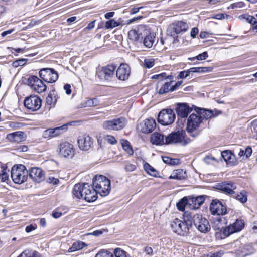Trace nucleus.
I'll use <instances>...</instances> for the list:
<instances>
[{
    "instance_id": "f257e3e1",
    "label": "nucleus",
    "mask_w": 257,
    "mask_h": 257,
    "mask_svg": "<svg viewBox=\"0 0 257 257\" xmlns=\"http://www.w3.org/2000/svg\"><path fill=\"white\" fill-rule=\"evenodd\" d=\"M73 194L76 198H83L88 202H93L97 198L94 186H91L88 183L75 184L73 189Z\"/></svg>"
},
{
    "instance_id": "f03ea898",
    "label": "nucleus",
    "mask_w": 257,
    "mask_h": 257,
    "mask_svg": "<svg viewBox=\"0 0 257 257\" xmlns=\"http://www.w3.org/2000/svg\"><path fill=\"white\" fill-rule=\"evenodd\" d=\"M170 225L174 233L181 236L186 235L192 226V213L185 212L183 221L175 218L171 222Z\"/></svg>"
},
{
    "instance_id": "7ed1b4c3",
    "label": "nucleus",
    "mask_w": 257,
    "mask_h": 257,
    "mask_svg": "<svg viewBox=\"0 0 257 257\" xmlns=\"http://www.w3.org/2000/svg\"><path fill=\"white\" fill-rule=\"evenodd\" d=\"M93 186L97 194L101 196L108 195L111 190L110 180L103 175L95 176L93 179Z\"/></svg>"
},
{
    "instance_id": "20e7f679",
    "label": "nucleus",
    "mask_w": 257,
    "mask_h": 257,
    "mask_svg": "<svg viewBox=\"0 0 257 257\" xmlns=\"http://www.w3.org/2000/svg\"><path fill=\"white\" fill-rule=\"evenodd\" d=\"M203 121V116L200 114L196 113H192L187 119L186 130L190 135L196 137L200 133L199 129Z\"/></svg>"
},
{
    "instance_id": "39448f33",
    "label": "nucleus",
    "mask_w": 257,
    "mask_h": 257,
    "mask_svg": "<svg viewBox=\"0 0 257 257\" xmlns=\"http://www.w3.org/2000/svg\"><path fill=\"white\" fill-rule=\"evenodd\" d=\"M11 178L14 183L22 184L25 182L28 177V171L23 165L14 166L11 169Z\"/></svg>"
},
{
    "instance_id": "423d86ee",
    "label": "nucleus",
    "mask_w": 257,
    "mask_h": 257,
    "mask_svg": "<svg viewBox=\"0 0 257 257\" xmlns=\"http://www.w3.org/2000/svg\"><path fill=\"white\" fill-rule=\"evenodd\" d=\"M188 28V24L183 21H180L173 23L169 26L167 29L168 34L171 36L169 38H171V37H172L174 43L178 42V36L177 35L181 32L186 31Z\"/></svg>"
},
{
    "instance_id": "0eeeda50",
    "label": "nucleus",
    "mask_w": 257,
    "mask_h": 257,
    "mask_svg": "<svg viewBox=\"0 0 257 257\" xmlns=\"http://www.w3.org/2000/svg\"><path fill=\"white\" fill-rule=\"evenodd\" d=\"M189 138H186V133L184 130H180L176 132H173L167 136L165 137L166 144L182 143L183 145H186L189 143Z\"/></svg>"
},
{
    "instance_id": "6e6552de",
    "label": "nucleus",
    "mask_w": 257,
    "mask_h": 257,
    "mask_svg": "<svg viewBox=\"0 0 257 257\" xmlns=\"http://www.w3.org/2000/svg\"><path fill=\"white\" fill-rule=\"evenodd\" d=\"M126 123V119L124 117H121L104 121L103 122L102 127L107 130L119 131L123 128Z\"/></svg>"
},
{
    "instance_id": "1a4fd4ad",
    "label": "nucleus",
    "mask_w": 257,
    "mask_h": 257,
    "mask_svg": "<svg viewBox=\"0 0 257 257\" xmlns=\"http://www.w3.org/2000/svg\"><path fill=\"white\" fill-rule=\"evenodd\" d=\"M148 33L146 26L140 25L128 31V37L132 42H138L141 41Z\"/></svg>"
},
{
    "instance_id": "9d476101",
    "label": "nucleus",
    "mask_w": 257,
    "mask_h": 257,
    "mask_svg": "<svg viewBox=\"0 0 257 257\" xmlns=\"http://www.w3.org/2000/svg\"><path fill=\"white\" fill-rule=\"evenodd\" d=\"M28 85L31 89L38 93L44 92L46 90V86L38 77L32 75L27 80Z\"/></svg>"
},
{
    "instance_id": "9b49d317",
    "label": "nucleus",
    "mask_w": 257,
    "mask_h": 257,
    "mask_svg": "<svg viewBox=\"0 0 257 257\" xmlns=\"http://www.w3.org/2000/svg\"><path fill=\"white\" fill-rule=\"evenodd\" d=\"M175 114L172 109H163L158 116V122L163 125H168L172 124L175 120Z\"/></svg>"
},
{
    "instance_id": "f8f14e48",
    "label": "nucleus",
    "mask_w": 257,
    "mask_h": 257,
    "mask_svg": "<svg viewBox=\"0 0 257 257\" xmlns=\"http://www.w3.org/2000/svg\"><path fill=\"white\" fill-rule=\"evenodd\" d=\"M201 232H206L210 229L209 222L198 214H192V225Z\"/></svg>"
},
{
    "instance_id": "ddd939ff",
    "label": "nucleus",
    "mask_w": 257,
    "mask_h": 257,
    "mask_svg": "<svg viewBox=\"0 0 257 257\" xmlns=\"http://www.w3.org/2000/svg\"><path fill=\"white\" fill-rule=\"evenodd\" d=\"M24 105L29 110L32 111L38 110L41 107L42 100L37 95H31L26 97L24 100Z\"/></svg>"
},
{
    "instance_id": "4468645a",
    "label": "nucleus",
    "mask_w": 257,
    "mask_h": 257,
    "mask_svg": "<svg viewBox=\"0 0 257 257\" xmlns=\"http://www.w3.org/2000/svg\"><path fill=\"white\" fill-rule=\"evenodd\" d=\"M39 74L41 79L47 83L55 82L58 78V73L52 68H43L39 71Z\"/></svg>"
},
{
    "instance_id": "2eb2a0df",
    "label": "nucleus",
    "mask_w": 257,
    "mask_h": 257,
    "mask_svg": "<svg viewBox=\"0 0 257 257\" xmlns=\"http://www.w3.org/2000/svg\"><path fill=\"white\" fill-rule=\"evenodd\" d=\"M58 150L59 154L65 158H72L75 154L73 145L67 142L61 143L58 146Z\"/></svg>"
},
{
    "instance_id": "dca6fc26",
    "label": "nucleus",
    "mask_w": 257,
    "mask_h": 257,
    "mask_svg": "<svg viewBox=\"0 0 257 257\" xmlns=\"http://www.w3.org/2000/svg\"><path fill=\"white\" fill-rule=\"evenodd\" d=\"M210 211L212 215H223L227 213L226 208L218 200H213L210 205Z\"/></svg>"
},
{
    "instance_id": "f3484780",
    "label": "nucleus",
    "mask_w": 257,
    "mask_h": 257,
    "mask_svg": "<svg viewBox=\"0 0 257 257\" xmlns=\"http://www.w3.org/2000/svg\"><path fill=\"white\" fill-rule=\"evenodd\" d=\"M116 66L113 65L103 67L98 74V77L102 80L110 81L114 76Z\"/></svg>"
},
{
    "instance_id": "a211bd4d",
    "label": "nucleus",
    "mask_w": 257,
    "mask_h": 257,
    "mask_svg": "<svg viewBox=\"0 0 257 257\" xmlns=\"http://www.w3.org/2000/svg\"><path fill=\"white\" fill-rule=\"evenodd\" d=\"M77 142L80 149L83 151H88L91 147L93 141L91 137L84 135L78 138Z\"/></svg>"
},
{
    "instance_id": "6ab92c4d",
    "label": "nucleus",
    "mask_w": 257,
    "mask_h": 257,
    "mask_svg": "<svg viewBox=\"0 0 257 257\" xmlns=\"http://www.w3.org/2000/svg\"><path fill=\"white\" fill-rule=\"evenodd\" d=\"M130 68L126 64H121L116 72V76L120 80L125 81L127 79L130 74Z\"/></svg>"
},
{
    "instance_id": "aec40b11",
    "label": "nucleus",
    "mask_w": 257,
    "mask_h": 257,
    "mask_svg": "<svg viewBox=\"0 0 257 257\" xmlns=\"http://www.w3.org/2000/svg\"><path fill=\"white\" fill-rule=\"evenodd\" d=\"M244 227V223L242 220H236L232 224L230 225L224 230V233L226 236L236 232L240 231Z\"/></svg>"
},
{
    "instance_id": "412c9836",
    "label": "nucleus",
    "mask_w": 257,
    "mask_h": 257,
    "mask_svg": "<svg viewBox=\"0 0 257 257\" xmlns=\"http://www.w3.org/2000/svg\"><path fill=\"white\" fill-rule=\"evenodd\" d=\"M29 176L34 181L40 182L44 179V172L40 168H32L29 171Z\"/></svg>"
},
{
    "instance_id": "4be33fe9",
    "label": "nucleus",
    "mask_w": 257,
    "mask_h": 257,
    "mask_svg": "<svg viewBox=\"0 0 257 257\" xmlns=\"http://www.w3.org/2000/svg\"><path fill=\"white\" fill-rule=\"evenodd\" d=\"M26 135L23 132L17 131L7 135V139L11 142L20 143L26 140Z\"/></svg>"
},
{
    "instance_id": "5701e85b",
    "label": "nucleus",
    "mask_w": 257,
    "mask_h": 257,
    "mask_svg": "<svg viewBox=\"0 0 257 257\" xmlns=\"http://www.w3.org/2000/svg\"><path fill=\"white\" fill-rule=\"evenodd\" d=\"M254 252L255 250L252 246L250 244H247L236 250L235 253L237 257H245L254 253Z\"/></svg>"
},
{
    "instance_id": "b1692460",
    "label": "nucleus",
    "mask_w": 257,
    "mask_h": 257,
    "mask_svg": "<svg viewBox=\"0 0 257 257\" xmlns=\"http://www.w3.org/2000/svg\"><path fill=\"white\" fill-rule=\"evenodd\" d=\"M204 198L202 196H198L188 199V206L190 209L195 210L198 209L204 202Z\"/></svg>"
},
{
    "instance_id": "393cba45",
    "label": "nucleus",
    "mask_w": 257,
    "mask_h": 257,
    "mask_svg": "<svg viewBox=\"0 0 257 257\" xmlns=\"http://www.w3.org/2000/svg\"><path fill=\"white\" fill-rule=\"evenodd\" d=\"M191 110L192 109L185 103L179 104L176 110L178 116L181 118H186Z\"/></svg>"
},
{
    "instance_id": "a878e982",
    "label": "nucleus",
    "mask_w": 257,
    "mask_h": 257,
    "mask_svg": "<svg viewBox=\"0 0 257 257\" xmlns=\"http://www.w3.org/2000/svg\"><path fill=\"white\" fill-rule=\"evenodd\" d=\"M222 157L226 163L230 166L235 165L236 159L235 155L229 150H225L221 152Z\"/></svg>"
},
{
    "instance_id": "bb28decb",
    "label": "nucleus",
    "mask_w": 257,
    "mask_h": 257,
    "mask_svg": "<svg viewBox=\"0 0 257 257\" xmlns=\"http://www.w3.org/2000/svg\"><path fill=\"white\" fill-rule=\"evenodd\" d=\"M150 141L153 144L157 145L166 144L164 135L157 132H155L151 135Z\"/></svg>"
},
{
    "instance_id": "cd10ccee",
    "label": "nucleus",
    "mask_w": 257,
    "mask_h": 257,
    "mask_svg": "<svg viewBox=\"0 0 257 257\" xmlns=\"http://www.w3.org/2000/svg\"><path fill=\"white\" fill-rule=\"evenodd\" d=\"M144 122L142 131L145 133H149L152 132L156 126V121L153 118L145 119Z\"/></svg>"
},
{
    "instance_id": "c85d7f7f",
    "label": "nucleus",
    "mask_w": 257,
    "mask_h": 257,
    "mask_svg": "<svg viewBox=\"0 0 257 257\" xmlns=\"http://www.w3.org/2000/svg\"><path fill=\"white\" fill-rule=\"evenodd\" d=\"M187 175L185 171L183 169H177L174 170L169 177L170 179L183 180L185 179Z\"/></svg>"
},
{
    "instance_id": "c756f323",
    "label": "nucleus",
    "mask_w": 257,
    "mask_h": 257,
    "mask_svg": "<svg viewBox=\"0 0 257 257\" xmlns=\"http://www.w3.org/2000/svg\"><path fill=\"white\" fill-rule=\"evenodd\" d=\"M124 24V21L121 18H119L118 20L115 19H111L105 22V27L106 29H112L115 27L123 26Z\"/></svg>"
},
{
    "instance_id": "7c9ffc66",
    "label": "nucleus",
    "mask_w": 257,
    "mask_h": 257,
    "mask_svg": "<svg viewBox=\"0 0 257 257\" xmlns=\"http://www.w3.org/2000/svg\"><path fill=\"white\" fill-rule=\"evenodd\" d=\"M226 223V220L223 217H218L213 220L212 227L215 230H220L223 228Z\"/></svg>"
},
{
    "instance_id": "2f4dec72",
    "label": "nucleus",
    "mask_w": 257,
    "mask_h": 257,
    "mask_svg": "<svg viewBox=\"0 0 257 257\" xmlns=\"http://www.w3.org/2000/svg\"><path fill=\"white\" fill-rule=\"evenodd\" d=\"M236 188V184L230 182L227 184H223L221 186L220 190L226 193L232 194L234 193V190Z\"/></svg>"
},
{
    "instance_id": "473e14b6",
    "label": "nucleus",
    "mask_w": 257,
    "mask_h": 257,
    "mask_svg": "<svg viewBox=\"0 0 257 257\" xmlns=\"http://www.w3.org/2000/svg\"><path fill=\"white\" fill-rule=\"evenodd\" d=\"M57 101L56 98V93L54 90L50 92L48 96L46 97V103L49 106V108L54 107Z\"/></svg>"
},
{
    "instance_id": "72a5a7b5",
    "label": "nucleus",
    "mask_w": 257,
    "mask_h": 257,
    "mask_svg": "<svg viewBox=\"0 0 257 257\" xmlns=\"http://www.w3.org/2000/svg\"><path fill=\"white\" fill-rule=\"evenodd\" d=\"M99 104V101L97 98L92 99L88 98L82 103V107H93L96 106Z\"/></svg>"
},
{
    "instance_id": "f704fd0d",
    "label": "nucleus",
    "mask_w": 257,
    "mask_h": 257,
    "mask_svg": "<svg viewBox=\"0 0 257 257\" xmlns=\"http://www.w3.org/2000/svg\"><path fill=\"white\" fill-rule=\"evenodd\" d=\"M87 246V245L85 242L81 241H78L73 243L71 247L70 248L71 250L70 251L73 252L79 250Z\"/></svg>"
},
{
    "instance_id": "c9c22d12",
    "label": "nucleus",
    "mask_w": 257,
    "mask_h": 257,
    "mask_svg": "<svg viewBox=\"0 0 257 257\" xmlns=\"http://www.w3.org/2000/svg\"><path fill=\"white\" fill-rule=\"evenodd\" d=\"M120 142L124 150L129 155H132L134 152L130 142L127 140L124 139L121 140Z\"/></svg>"
},
{
    "instance_id": "e433bc0d",
    "label": "nucleus",
    "mask_w": 257,
    "mask_h": 257,
    "mask_svg": "<svg viewBox=\"0 0 257 257\" xmlns=\"http://www.w3.org/2000/svg\"><path fill=\"white\" fill-rule=\"evenodd\" d=\"M212 70L211 67H192L187 70L189 74L195 72H210Z\"/></svg>"
},
{
    "instance_id": "4c0bfd02",
    "label": "nucleus",
    "mask_w": 257,
    "mask_h": 257,
    "mask_svg": "<svg viewBox=\"0 0 257 257\" xmlns=\"http://www.w3.org/2000/svg\"><path fill=\"white\" fill-rule=\"evenodd\" d=\"M172 83V82L171 81L165 83L164 84L160 89L159 93L160 94H163L168 92L170 91H172V88L171 86Z\"/></svg>"
},
{
    "instance_id": "58836bf2",
    "label": "nucleus",
    "mask_w": 257,
    "mask_h": 257,
    "mask_svg": "<svg viewBox=\"0 0 257 257\" xmlns=\"http://www.w3.org/2000/svg\"><path fill=\"white\" fill-rule=\"evenodd\" d=\"M154 43V40L153 37L151 35L147 36L146 35L145 36L144 41H143V44L145 46H146L147 48H151Z\"/></svg>"
},
{
    "instance_id": "ea45409f",
    "label": "nucleus",
    "mask_w": 257,
    "mask_h": 257,
    "mask_svg": "<svg viewBox=\"0 0 257 257\" xmlns=\"http://www.w3.org/2000/svg\"><path fill=\"white\" fill-rule=\"evenodd\" d=\"M188 200L184 197L181 199L176 204L178 209L180 211H183L186 205L188 206Z\"/></svg>"
},
{
    "instance_id": "a19ab883",
    "label": "nucleus",
    "mask_w": 257,
    "mask_h": 257,
    "mask_svg": "<svg viewBox=\"0 0 257 257\" xmlns=\"http://www.w3.org/2000/svg\"><path fill=\"white\" fill-rule=\"evenodd\" d=\"M163 162L167 164L171 165H176L179 163V160L178 159H172L168 157H162Z\"/></svg>"
},
{
    "instance_id": "79ce46f5",
    "label": "nucleus",
    "mask_w": 257,
    "mask_h": 257,
    "mask_svg": "<svg viewBox=\"0 0 257 257\" xmlns=\"http://www.w3.org/2000/svg\"><path fill=\"white\" fill-rule=\"evenodd\" d=\"M197 112L203 116V119L204 118L207 119L211 118L213 115V112L212 111L204 109H200V112Z\"/></svg>"
},
{
    "instance_id": "37998d69",
    "label": "nucleus",
    "mask_w": 257,
    "mask_h": 257,
    "mask_svg": "<svg viewBox=\"0 0 257 257\" xmlns=\"http://www.w3.org/2000/svg\"><path fill=\"white\" fill-rule=\"evenodd\" d=\"M237 200L242 203H244L247 201V194L245 191H241L235 196Z\"/></svg>"
},
{
    "instance_id": "c03bdc74",
    "label": "nucleus",
    "mask_w": 257,
    "mask_h": 257,
    "mask_svg": "<svg viewBox=\"0 0 257 257\" xmlns=\"http://www.w3.org/2000/svg\"><path fill=\"white\" fill-rule=\"evenodd\" d=\"M95 257H114L113 254L104 249L100 250L95 255Z\"/></svg>"
},
{
    "instance_id": "a18cd8bd",
    "label": "nucleus",
    "mask_w": 257,
    "mask_h": 257,
    "mask_svg": "<svg viewBox=\"0 0 257 257\" xmlns=\"http://www.w3.org/2000/svg\"><path fill=\"white\" fill-rule=\"evenodd\" d=\"M67 128L66 125H63L62 126L57 127L55 128H52L53 134L55 137L63 133L64 130H66Z\"/></svg>"
},
{
    "instance_id": "49530a36",
    "label": "nucleus",
    "mask_w": 257,
    "mask_h": 257,
    "mask_svg": "<svg viewBox=\"0 0 257 257\" xmlns=\"http://www.w3.org/2000/svg\"><path fill=\"white\" fill-rule=\"evenodd\" d=\"M144 168L145 171L149 174L151 175H155L154 173L156 171L155 169L153 168L148 163H145L144 165Z\"/></svg>"
},
{
    "instance_id": "de8ad7c7",
    "label": "nucleus",
    "mask_w": 257,
    "mask_h": 257,
    "mask_svg": "<svg viewBox=\"0 0 257 257\" xmlns=\"http://www.w3.org/2000/svg\"><path fill=\"white\" fill-rule=\"evenodd\" d=\"M115 257H126V252L119 248H117L114 250Z\"/></svg>"
},
{
    "instance_id": "09e8293b",
    "label": "nucleus",
    "mask_w": 257,
    "mask_h": 257,
    "mask_svg": "<svg viewBox=\"0 0 257 257\" xmlns=\"http://www.w3.org/2000/svg\"><path fill=\"white\" fill-rule=\"evenodd\" d=\"M154 65V59H146L144 60V66L147 68H151Z\"/></svg>"
},
{
    "instance_id": "8fccbe9b",
    "label": "nucleus",
    "mask_w": 257,
    "mask_h": 257,
    "mask_svg": "<svg viewBox=\"0 0 257 257\" xmlns=\"http://www.w3.org/2000/svg\"><path fill=\"white\" fill-rule=\"evenodd\" d=\"M8 179V175L6 168H3L2 173H0V180L2 182H5Z\"/></svg>"
},
{
    "instance_id": "3c124183",
    "label": "nucleus",
    "mask_w": 257,
    "mask_h": 257,
    "mask_svg": "<svg viewBox=\"0 0 257 257\" xmlns=\"http://www.w3.org/2000/svg\"><path fill=\"white\" fill-rule=\"evenodd\" d=\"M43 137L45 138L54 137L52 128L45 130L43 134Z\"/></svg>"
},
{
    "instance_id": "603ef678",
    "label": "nucleus",
    "mask_w": 257,
    "mask_h": 257,
    "mask_svg": "<svg viewBox=\"0 0 257 257\" xmlns=\"http://www.w3.org/2000/svg\"><path fill=\"white\" fill-rule=\"evenodd\" d=\"M104 139L106 141L110 144L114 145L117 143V141L115 137L111 135H107L105 137Z\"/></svg>"
},
{
    "instance_id": "864d4df0",
    "label": "nucleus",
    "mask_w": 257,
    "mask_h": 257,
    "mask_svg": "<svg viewBox=\"0 0 257 257\" xmlns=\"http://www.w3.org/2000/svg\"><path fill=\"white\" fill-rule=\"evenodd\" d=\"M27 61V59H20L14 61L13 62V66L16 67L19 66H23L26 64Z\"/></svg>"
},
{
    "instance_id": "5fc2aeb1",
    "label": "nucleus",
    "mask_w": 257,
    "mask_h": 257,
    "mask_svg": "<svg viewBox=\"0 0 257 257\" xmlns=\"http://www.w3.org/2000/svg\"><path fill=\"white\" fill-rule=\"evenodd\" d=\"M208 53L207 52H204L201 54H199L195 57L192 58L193 60L196 59L198 60H205L208 57Z\"/></svg>"
},
{
    "instance_id": "6e6d98bb",
    "label": "nucleus",
    "mask_w": 257,
    "mask_h": 257,
    "mask_svg": "<svg viewBox=\"0 0 257 257\" xmlns=\"http://www.w3.org/2000/svg\"><path fill=\"white\" fill-rule=\"evenodd\" d=\"M224 254L223 251H219L214 253L203 255L202 257H221Z\"/></svg>"
},
{
    "instance_id": "4d7b16f0",
    "label": "nucleus",
    "mask_w": 257,
    "mask_h": 257,
    "mask_svg": "<svg viewBox=\"0 0 257 257\" xmlns=\"http://www.w3.org/2000/svg\"><path fill=\"white\" fill-rule=\"evenodd\" d=\"M136 168V166L131 163L126 164L125 166V170L127 172H132L134 171Z\"/></svg>"
},
{
    "instance_id": "13d9d810",
    "label": "nucleus",
    "mask_w": 257,
    "mask_h": 257,
    "mask_svg": "<svg viewBox=\"0 0 257 257\" xmlns=\"http://www.w3.org/2000/svg\"><path fill=\"white\" fill-rule=\"evenodd\" d=\"M142 18H143L142 16H138L137 17H134L133 19L127 20L124 21V24L125 25H130L138 20H141V19H142Z\"/></svg>"
},
{
    "instance_id": "bf43d9fd",
    "label": "nucleus",
    "mask_w": 257,
    "mask_h": 257,
    "mask_svg": "<svg viewBox=\"0 0 257 257\" xmlns=\"http://www.w3.org/2000/svg\"><path fill=\"white\" fill-rule=\"evenodd\" d=\"M189 73L187 70L181 71L179 73L178 77L180 79L185 78L189 76Z\"/></svg>"
},
{
    "instance_id": "052dcab7",
    "label": "nucleus",
    "mask_w": 257,
    "mask_h": 257,
    "mask_svg": "<svg viewBox=\"0 0 257 257\" xmlns=\"http://www.w3.org/2000/svg\"><path fill=\"white\" fill-rule=\"evenodd\" d=\"M244 151L245 156L247 158L251 156L252 152V150L250 146H248L245 148Z\"/></svg>"
},
{
    "instance_id": "680f3d73",
    "label": "nucleus",
    "mask_w": 257,
    "mask_h": 257,
    "mask_svg": "<svg viewBox=\"0 0 257 257\" xmlns=\"http://www.w3.org/2000/svg\"><path fill=\"white\" fill-rule=\"evenodd\" d=\"M166 77V74L165 73H163L160 74L154 75L152 77L153 79H160L162 80L163 78Z\"/></svg>"
},
{
    "instance_id": "e2e57ef3",
    "label": "nucleus",
    "mask_w": 257,
    "mask_h": 257,
    "mask_svg": "<svg viewBox=\"0 0 257 257\" xmlns=\"http://www.w3.org/2000/svg\"><path fill=\"white\" fill-rule=\"evenodd\" d=\"M48 181L49 183H51L53 185L58 184V183L59 182V181L57 178H55L53 177H50L48 179Z\"/></svg>"
},
{
    "instance_id": "0e129e2a",
    "label": "nucleus",
    "mask_w": 257,
    "mask_h": 257,
    "mask_svg": "<svg viewBox=\"0 0 257 257\" xmlns=\"http://www.w3.org/2000/svg\"><path fill=\"white\" fill-rule=\"evenodd\" d=\"M17 257H33L32 253H31L28 250L23 251L20 255Z\"/></svg>"
},
{
    "instance_id": "69168bd1",
    "label": "nucleus",
    "mask_w": 257,
    "mask_h": 257,
    "mask_svg": "<svg viewBox=\"0 0 257 257\" xmlns=\"http://www.w3.org/2000/svg\"><path fill=\"white\" fill-rule=\"evenodd\" d=\"M71 86L70 84H66L64 86V89L67 95H69L71 93Z\"/></svg>"
},
{
    "instance_id": "338daca9",
    "label": "nucleus",
    "mask_w": 257,
    "mask_h": 257,
    "mask_svg": "<svg viewBox=\"0 0 257 257\" xmlns=\"http://www.w3.org/2000/svg\"><path fill=\"white\" fill-rule=\"evenodd\" d=\"M198 33V28L196 27H194L191 29V34H190L191 36L194 38L196 36Z\"/></svg>"
},
{
    "instance_id": "774afa93",
    "label": "nucleus",
    "mask_w": 257,
    "mask_h": 257,
    "mask_svg": "<svg viewBox=\"0 0 257 257\" xmlns=\"http://www.w3.org/2000/svg\"><path fill=\"white\" fill-rule=\"evenodd\" d=\"M144 251L148 255H152V254H153V249L151 247H149V246L145 247L144 248Z\"/></svg>"
}]
</instances>
